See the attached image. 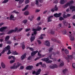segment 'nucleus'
Returning <instances> with one entry per match:
<instances>
[{
	"label": "nucleus",
	"instance_id": "obj_1",
	"mask_svg": "<svg viewBox=\"0 0 75 75\" xmlns=\"http://www.w3.org/2000/svg\"><path fill=\"white\" fill-rule=\"evenodd\" d=\"M17 64L16 65V64H15L13 65V66H12L10 68L12 69H17V68L18 67H20V66H21L22 65V64L21 63H19V62H18L17 63Z\"/></svg>",
	"mask_w": 75,
	"mask_h": 75
},
{
	"label": "nucleus",
	"instance_id": "obj_2",
	"mask_svg": "<svg viewBox=\"0 0 75 75\" xmlns=\"http://www.w3.org/2000/svg\"><path fill=\"white\" fill-rule=\"evenodd\" d=\"M62 14H61V13H59L58 14L57 13H56L54 14V17H55L57 18L58 17H60V16H61Z\"/></svg>",
	"mask_w": 75,
	"mask_h": 75
},
{
	"label": "nucleus",
	"instance_id": "obj_3",
	"mask_svg": "<svg viewBox=\"0 0 75 75\" xmlns=\"http://www.w3.org/2000/svg\"><path fill=\"white\" fill-rule=\"evenodd\" d=\"M50 68L51 69H54V68H58V66L56 64H52L50 66Z\"/></svg>",
	"mask_w": 75,
	"mask_h": 75
},
{
	"label": "nucleus",
	"instance_id": "obj_4",
	"mask_svg": "<svg viewBox=\"0 0 75 75\" xmlns=\"http://www.w3.org/2000/svg\"><path fill=\"white\" fill-rule=\"evenodd\" d=\"M33 68V66H29L26 67V70H31Z\"/></svg>",
	"mask_w": 75,
	"mask_h": 75
},
{
	"label": "nucleus",
	"instance_id": "obj_5",
	"mask_svg": "<svg viewBox=\"0 0 75 75\" xmlns=\"http://www.w3.org/2000/svg\"><path fill=\"white\" fill-rule=\"evenodd\" d=\"M49 60V58L47 57L45 58H42L41 60L44 62H46V63H47L48 60Z\"/></svg>",
	"mask_w": 75,
	"mask_h": 75
},
{
	"label": "nucleus",
	"instance_id": "obj_6",
	"mask_svg": "<svg viewBox=\"0 0 75 75\" xmlns=\"http://www.w3.org/2000/svg\"><path fill=\"white\" fill-rule=\"evenodd\" d=\"M7 28L6 27H3L0 28V32H4L5 31V30H6Z\"/></svg>",
	"mask_w": 75,
	"mask_h": 75
},
{
	"label": "nucleus",
	"instance_id": "obj_7",
	"mask_svg": "<svg viewBox=\"0 0 75 75\" xmlns=\"http://www.w3.org/2000/svg\"><path fill=\"white\" fill-rule=\"evenodd\" d=\"M27 55V54L25 53L24 54L22 55L21 57V60H23L26 57V55Z\"/></svg>",
	"mask_w": 75,
	"mask_h": 75
},
{
	"label": "nucleus",
	"instance_id": "obj_8",
	"mask_svg": "<svg viewBox=\"0 0 75 75\" xmlns=\"http://www.w3.org/2000/svg\"><path fill=\"white\" fill-rule=\"evenodd\" d=\"M52 17H53V16H52L48 17V18H47L48 23H49V22H51V21H52V20H51V18H52Z\"/></svg>",
	"mask_w": 75,
	"mask_h": 75
},
{
	"label": "nucleus",
	"instance_id": "obj_9",
	"mask_svg": "<svg viewBox=\"0 0 75 75\" xmlns=\"http://www.w3.org/2000/svg\"><path fill=\"white\" fill-rule=\"evenodd\" d=\"M70 10H72H72V12H73V11H75V6H71L70 7Z\"/></svg>",
	"mask_w": 75,
	"mask_h": 75
},
{
	"label": "nucleus",
	"instance_id": "obj_10",
	"mask_svg": "<svg viewBox=\"0 0 75 75\" xmlns=\"http://www.w3.org/2000/svg\"><path fill=\"white\" fill-rule=\"evenodd\" d=\"M38 52V51L36 50V51H33V52H32L31 53V56H34V55H35Z\"/></svg>",
	"mask_w": 75,
	"mask_h": 75
},
{
	"label": "nucleus",
	"instance_id": "obj_11",
	"mask_svg": "<svg viewBox=\"0 0 75 75\" xmlns=\"http://www.w3.org/2000/svg\"><path fill=\"white\" fill-rule=\"evenodd\" d=\"M66 2H67V0H61L60 1V3L61 4H64Z\"/></svg>",
	"mask_w": 75,
	"mask_h": 75
},
{
	"label": "nucleus",
	"instance_id": "obj_12",
	"mask_svg": "<svg viewBox=\"0 0 75 75\" xmlns=\"http://www.w3.org/2000/svg\"><path fill=\"white\" fill-rule=\"evenodd\" d=\"M10 48H11V47H10V46L9 45H8L6 47H5L4 49L6 50H10Z\"/></svg>",
	"mask_w": 75,
	"mask_h": 75
},
{
	"label": "nucleus",
	"instance_id": "obj_13",
	"mask_svg": "<svg viewBox=\"0 0 75 75\" xmlns=\"http://www.w3.org/2000/svg\"><path fill=\"white\" fill-rule=\"evenodd\" d=\"M14 32V30L13 29L11 30L8 32L7 34H11V33H13Z\"/></svg>",
	"mask_w": 75,
	"mask_h": 75
},
{
	"label": "nucleus",
	"instance_id": "obj_14",
	"mask_svg": "<svg viewBox=\"0 0 75 75\" xmlns=\"http://www.w3.org/2000/svg\"><path fill=\"white\" fill-rule=\"evenodd\" d=\"M41 69H39L37 71V72H36V75H38L40 74V72H41Z\"/></svg>",
	"mask_w": 75,
	"mask_h": 75
},
{
	"label": "nucleus",
	"instance_id": "obj_15",
	"mask_svg": "<svg viewBox=\"0 0 75 75\" xmlns=\"http://www.w3.org/2000/svg\"><path fill=\"white\" fill-rule=\"evenodd\" d=\"M35 38V36H33V37H31L30 38V42H32L33 41H34Z\"/></svg>",
	"mask_w": 75,
	"mask_h": 75
},
{
	"label": "nucleus",
	"instance_id": "obj_16",
	"mask_svg": "<svg viewBox=\"0 0 75 75\" xmlns=\"http://www.w3.org/2000/svg\"><path fill=\"white\" fill-rule=\"evenodd\" d=\"M69 6V2H68L67 3H66L65 5H63V8H66V7H67L68 6Z\"/></svg>",
	"mask_w": 75,
	"mask_h": 75
},
{
	"label": "nucleus",
	"instance_id": "obj_17",
	"mask_svg": "<svg viewBox=\"0 0 75 75\" xmlns=\"http://www.w3.org/2000/svg\"><path fill=\"white\" fill-rule=\"evenodd\" d=\"M16 1H19V4H22L24 2V0H15Z\"/></svg>",
	"mask_w": 75,
	"mask_h": 75
},
{
	"label": "nucleus",
	"instance_id": "obj_18",
	"mask_svg": "<svg viewBox=\"0 0 75 75\" xmlns=\"http://www.w3.org/2000/svg\"><path fill=\"white\" fill-rule=\"evenodd\" d=\"M63 23L65 26H67L68 25V23L65 21H64L63 22Z\"/></svg>",
	"mask_w": 75,
	"mask_h": 75
},
{
	"label": "nucleus",
	"instance_id": "obj_19",
	"mask_svg": "<svg viewBox=\"0 0 75 75\" xmlns=\"http://www.w3.org/2000/svg\"><path fill=\"white\" fill-rule=\"evenodd\" d=\"M10 39V36L7 35L5 37V41H7L8 40Z\"/></svg>",
	"mask_w": 75,
	"mask_h": 75
},
{
	"label": "nucleus",
	"instance_id": "obj_20",
	"mask_svg": "<svg viewBox=\"0 0 75 75\" xmlns=\"http://www.w3.org/2000/svg\"><path fill=\"white\" fill-rule=\"evenodd\" d=\"M70 39L71 41H74L75 39L74 38V37L72 36L71 35L69 36Z\"/></svg>",
	"mask_w": 75,
	"mask_h": 75
},
{
	"label": "nucleus",
	"instance_id": "obj_21",
	"mask_svg": "<svg viewBox=\"0 0 75 75\" xmlns=\"http://www.w3.org/2000/svg\"><path fill=\"white\" fill-rule=\"evenodd\" d=\"M1 66L3 68H6V65L3 62H2L1 63Z\"/></svg>",
	"mask_w": 75,
	"mask_h": 75
},
{
	"label": "nucleus",
	"instance_id": "obj_22",
	"mask_svg": "<svg viewBox=\"0 0 75 75\" xmlns=\"http://www.w3.org/2000/svg\"><path fill=\"white\" fill-rule=\"evenodd\" d=\"M30 12L28 11H26L24 13V15L25 16H28Z\"/></svg>",
	"mask_w": 75,
	"mask_h": 75
},
{
	"label": "nucleus",
	"instance_id": "obj_23",
	"mask_svg": "<svg viewBox=\"0 0 75 75\" xmlns=\"http://www.w3.org/2000/svg\"><path fill=\"white\" fill-rule=\"evenodd\" d=\"M68 58L70 59H72L73 58V56L71 55H68L67 56Z\"/></svg>",
	"mask_w": 75,
	"mask_h": 75
},
{
	"label": "nucleus",
	"instance_id": "obj_24",
	"mask_svg": "<svg viewBox=\"0 0 75 75\" xmlns=\"http://www.w3.org/2000/svg\"><path fill=\"white\" fill-rule=\"evenodd\" d=\"M49 33H50L51 34L53 35L54 34L55 32L54 31H53V30H52L50 31Z\"/></svg>",
	"mask_w": 75,
	"mask_h": 75
},
{
	"label": "nucleus",
	"instance_id": "obj_25",
	"mask_svg": "<svg viewBox=\"0 0 75 75\" xmlns=\"http://www.w3.org/2000/svg\"><path fill=\"white\" fill-rule=\"evenodd\" d=\"M29 6L28 5H27L23 9H22V11H25V10L28 8Z\"/></svg>",
	"mask_w": 75,
	"mask_h": 75
},
{
	"label": "nucleus",
	"instance_id": "obj_26",
	"mask_svg": "<svg viewBox=\"0 0 75 75\" xmlns=\"http://www.w3.org/2000/svg\"><path fill=\"white\" fill-rule=\"evenodd\" d=\"M74 3V2L73 1H69V7L71 6V4H73Z\"/></svg>",
	"mask_w": 75,
	"mask_h": 75
},
{
	"label": "nucleus",
	"instance_id": "obj_27",
	"mask_svg": "<svg viewBox=\"0 0 75 75\" xmlns=\"http://www.w3.org/2000/svg\"><path fill=\"white\" fill-rule=\"evenodd\" d=\"M54 9L55 11H58V7H57V5H55V6Z\"/></svg>",
	"mask_w": 75,
	"mask_h": 75
},
{
	"label": "nucleus",
	"instance_id": "obj_28",
	"mask_svg": "<svg viewBox=\"0 0 75 75\" xmlns=\"http://www.w3.org/2000/svg\"><path fill=\"white\" fill-rule=\"evenodd\" d=\"M42 29V28H41V27H40V26H38L37 28V31H41V30Z\"/></svg>",
	"mask_w": 75,
	"mask_h": 75
},
{
	"label": "nucleus",
	"instance_id": "obj_29",
	"mask_svg": "<svg viewBox=\"0 0 75 75\" xmlns=\"http://www.w3.org/2000/svg\"><path fill=\"white\" fill-rule=\"evenodd\" d=\"M12 54L13 55H18V53L16 51L12 52Z\"/></svg>",
	"mask_w": 75,
	"mask_h": 75
},
{
	"label": "nucleus",
	"instance_id": "obj_30",
	"mask_svg": "<svg viewBox=\"0 0 75 75\" xmlns=\"http://www.w3.org/2000/svg\"><path fill=\"white\" fill-rule=\"evenodd\" d=\"M64 52L66 54H69V51L67 49H65Z\"/></svg>",
	"mask_w": 75,
	"mask_h": 75
},
{
	"label": "nucleus",
	"instance_id": "obj_31",
	"mask_svg": "<svg viewBox=\"0 0 75 75\" xmlns=\"http://www.w3.org/2000/svg\"><path fill=\"white\" fill-rule=\"evenodd\" d=\"M21 44L22 45V47L23 50H24L25 47V45L24 44H23V43H21Z\"/></svg>",
	"mask_w": 75,
	"mask_h": 75
},
{
	"label": "nucleus",
	"instance_id": "obj_32",
	"mask_svg": "<svg viewBox=\"0 0 75 75\" xmlns=\"http://www.w3.org/2000/svg\"><path fill=\"white\" fill-rule=\"evenodd\" d=\"M22 23L24 24H26L27 23V20L26 19L24 20L23 21Z\"/></svg>",
	"mask_w": 75,
	"mask_h": 75
},
{
	"label": "nucleus",
	"instance_id": "obj_33",
	"mask_svg": "<svg viewBox=\"0 0 75 75\" xmlns=\"http://www.w3.org/2000/svg\"><path fill=\"white\" fill-rule=\"evenodd\" d=\"M12 42L10 40H7V44H11Z\"/></svg>",
	"mask_w": 75,
	"mask_h": 75
},
{
	"label": "nucleus",
	"instance_id": "obj_34",
	"mask_svg": "<svg viewBox=\"0 0 75 75\" xmlns=\"http://www.w3.org/2000/svg\"><path fill=\"white\" fill-rule=\"evenodd\" d=\"M16 13V14H18V13H19L18 12H17L16 11V10H14L12 12V13Z\"/></svg>",
	"mask_w": 75,
	"mask_h": 75
},
{
	"label": "nucleus",
	"instance_id": "obj_35",
	"mask_svg": "<svg viewBox=\"0 0 75 75\" xmlns=\"http://www.w3.org/2000/svg\"><path fill=\"white\" fill-rule=\"evenodd\" d=\"M6 51H7V50L4 49L1 52V53L2 54H4V52Z\"/></svg>",
	"mask_w": 75,
	"mask_h": 75
},
{
	"label": "nucleus",
	"instance_id": "obj_36",
	"mask_svg": "<svg viewBox=\"0 0 75 75\" xmlns=\"http://www.w3.org/2000/svg\"><path fill=\"white\" fill-rule=\"evenodd\" d=\"M67 71V69H65L63 71V73L64 74H65V73L66 72V71Z\"/></svg>",
	"mask_w": 75,
	"mask_h": 75
},
{
	"label": "nucleus",
	"instance_id": "obj_37",
	"mask_svg": "<svg viewBox=\"0 0 75 75\" xmlns=\"http://www.w3.org/2000/svg\"><path fill=\"white\" fill-rule=\"evenodd\" d=\"M63 17L64 18H67V17H68V16H67V15H66L65 14H64L63 15Z\"/></svg>",
	"mask_w": 75,
	"mask_h": 75
},
{
	"label": "nucleus",
	"instance_id": "obj_38",
	"mask_svg": "<svg viewBox=\"0 0 75 75\" xmlns=\"http://www.w3.org/2000/svg\"><path fill=\"white\" fill-rule=\"evenodd\" d=\"M8 0H4V1L2 2V3H3V4L6 3L8 1Z\"/></svg>",
	"mask_w": 75,
	"mask_h": 75
},
{
	"label": "nucleus",
	"instance_id": "obj_39",
	"mask_svg": "<svg viewBox=\"0 0 75 75\" xmlns=\"http://www.w3.org/2000/svg\"><path fill=\"white\" fill-rule=\"evenodd\" d=\"M10 19H12V18H14V15H11L10 17Z\"/></svg>",
	"mask_w": 75,
	"mask_h": 75
},
{
	"label": "nucleus",
	"instance_id": "obj_40",
	"mask_svg": "<svg viewBox=\"0 0 75 75\" xmlns=\"http://www.w3.org/2000/svg\"><path fill=\"white\" fill-rule=\"evenodd\" d=\"M64 65V62H62L60 64V67H63Z\"/></svg>",
	"mask_w": 75,
	"mask_h": 75
},
{
	"label": "nucleus",
	"instance_id": "obj_41",
	"mask_svg": "<svg viewBox=\"0 0 75 75\" xmlns=\"http://www.w3.org/2000/svg\"><path fill=\"white\" fill-rule=\"evenodd\" d=\"M8 52L7 53V55H9L11 53V50H8Z\"/></svg>",
	"mask_w": 75,
	"mask_h": 75
},
{
	"label": "nucleus",
	"instance_id": "obj_42",
	"mask_svg": "<svg viewBox=\"0 0 75 75\" xmlns=\"http://www.w3.org/2000/svg\"><path fill=\"white\" fill-rule=\"evenodd\" d=\"M46 45L47 47H50V42H48L46 44Z\"/></svg>",
	"mask_w": 75,
	"mask_h": 75
},
{
	"label": "nucleus",
	"instance_id": "obj_43",
	"mask_svg": "<svg viewBox=\"0 0 75 75\" xmlns=\"http://www.w3.org/2000/svg\"><path fill=\"white\" fill-rule=\"evenodd\" d=\"M59 20H60V21H62V20H64V18H62V17H60L59 18Z\"/></svg>",
	"mask_w": 75,
	"mask_h": 75
},
{
	"label": "nucleus",
	"instance_id": "obj_44",
	"mask_svg": "<svg viewBox=\"0 0 75 75\" xmlns=\"http://www.w3.org/2000/svg\"><path fill=\"white\" fill-rule=\"evenodd\" d=\"M59 29H61V28H62V25L61 23L59 24Z\"/></svg>",
	"mask_w": 75,
	"mask_h": 75
},
{
	"label": "nucleus",
	"instance_id": "obj_45",
	"mask_svg": "<svg viewBox=\"0 0 75 75\" xmlns=\"http://www.w3.org/2000/svg\"><path fill=\"white\" fill-rule=\"evenodd\" d=\"M36 3H35V4H36L37 5H38V0H36L35 1Z\"/></svg>",
	"mask_w": 75,
	"mask_h": 75
},
{
	"label": "nucleus",
	"instance_id": "obj_46",
	"mask_svg": "<svg viewBox=\"0 0 75 75\" xmlns=\"http://www.w3.org/2000/svg\"><path fill=\"white\" fill-rule=\"evenodd\" d=\"M41 66L42 67H43V68H46V65H45V64H42Z\"/></svg>",
	"mask_w": 75,
	"mask_h": 75
},
{
	"label": "nucleus",
	"instance_id": "obj_47",
	"mask_svg": "<svg viewBox=\"0 0 75 75\" xmlns=\"http://www.w3.org/2000/svg\"><path fill=\"white\" fill-rule=\"evenodd\" d=\"M30 2V0H26L25 1V4H28Z\"/></svg>",
	"mask_w": 75,
	"mask_h": 75
},
{
	"label": "nucleus",
	"instance_id": "obj_48",
	"mask_svg": "<svg viewBox=\"0 0 75 75\" xmlns=\"http://www.w3.org/2000/svg\"><path fill=\"white\" fill-rule=\"evenodd\" d=\"M52 50H53V48L51 47L49 48V52H51V51H52Z\"/></svg>",
	"mask_w": 75,
	"mask_h": 75
},
{
	"label": "nucleus",
	"instance_id": "obj_49",
	"mask_svg": "<svg viewBox=\"0 0 75 75\" xmlns=\"http://www.w3.org/2000/svg\"><path fill=\"white\" fill-rule=\"evenodd\" d=\"M15 62V60H11L10 61V64H12V63H14Z\"/></svg>",
	"mask_w": 75,
	"mask_h": 75
},
{
	"label": "nucleus",
	"instance_id": "obj_50",
	"mask_svg": "<svg viewBox=\"0 0 75 75\" xmlns=\"http://www.w3.org/2000/svg\"><path fill=\"white\" fill-rule=\"evenodd\" d=\"M52 62V60H48V62H47V64H48L49 63H51Z\"/></svg>",
	"mask_w": 75,
	"mask_h": 75
},
{
	"label": "nucleus",
	"instance_id": "obj_51",
	"mask_svg": "<svg viewBox=\"0 0 75 75\" xmlns=\"http://www.w3.org/2000/svg\"><path fill=\"white\" fill-rule=\"evenodd\" d=\"M32 18H30V17H28V19H29V20L31 21H33V17H32Z\"/></svg>",
	"mask_w": 75,
	"mask_h": 75
},
{
	"label": "nucleus",
	"instance_id": "obj_52",
	"mask_svg": "<svg viewBox=\"0 0 75 75\" xmlns=\"http://www.w3.org/2000/svg\"><path fill=\"white\" fill-rule=\"evenodd\" d=\"M5 34V33H0V36H1V35H4Z\"/></svg>",
	"mask_w": 75,
	"mask_h": 75
},
{
	"label": "nucleus",
	"instance_id": "obj_53",
	"mask_svg": "<svg viewBox=\"0 0 75 75\" xmlns=\"http://www.w3.org/2000/svg\"><path fill=\"white\" fill-rule=\"evenodd\" d=\"M34 35H36V34H37V32H34L33 34L32 33V35H33H33H34Z\"/></svg>",
	"mask_w": 75,
	"mask_h": 75
},
{
	"label": "nucleus",
	"instance_id": "obj_54",
	"mask_svg": "<svg viewBox=\"0 0 75 75\" xmlns=\"http://www.w3.org/2000/svg\"><path fill=\"white\" fill-rule=\"evenodd\" d=\"M72 66L73 68H75V63H73L72 64Z\"/></svg>",
	"mask_w": 75,
	"mask_h": 75
},
{
	"label": "nucleus",
	"instance_id": "obj_55",
	"mask_svg": "<svg viewBox=\"0 0 75 75\" xmlns=\"http://www.w3.org/2000/svg\"><path fill=\"white\" fill-rule=\"evenodd\" d=\"M32 31H34V32H36V31H37V30L36 29L33 28L32 30Z\"/></svg>",
	"mask_w": 75,
	"mask_h": 75
},
{
	"label": "nucleus",
	"instance_id": "obj_56",
	"mask_svg": "<svg viewBox=\"0 0 75 75\" xmlns=\"http://www.w3.org/2000/svg\"><path fill=\"white\" fill-rule=\"evenodd\" d=\"M51 40L52 41H54V42H56L57 41V40L55 39H52Z\"/></svg>",
	"mask_w": 75,
	"mask_h": 75
},
{
	"label": "nucleus",
	"instance_id": "obj_57",
	"mask_svg": "<svg viewBox=\"0 0 75 75\" xmlns=\"http://www.w3.org/2000/svg\"><path fill=\"white\" fill-rule=\"evenodd\" d=\"M39 44H41V41L40 40H37Z\"/></svg>",
	"mask_w": 75,
	"mask_h": 75
},
{
	"label": "nucleus",
	"instance_id": "obj_58",
	"mask_svg": "<svg viewBox=\"0 0 75 75\" xmlns=\"http://www.w3.org/2000/svg\"><path fill=\"white\" fill-rule=\"evenodd\" d=\"M29 49L31 51H34V49H33V48L30 47L29 48Z\"/></svg>",
	"mask_w": 75,
	"mask_h": 75
},
{
	"label": "nucleus",
	"instance_id": "obj_59",
	"mask_svg": "<svg viewBox=\"0 0 75 75\" xmlns=\"http://www.w3.org/2000/svg\"><path fill=\"white\" fill-rule=\"evenodd\" d=\"M58 0H56L54 1V3H55V4H57L58 3Z\"/></svg>",
	"mask_w": 75,
	"mask_h": 75
},
{
	"label": "nucleus",
	"instance_id": "obj_60",
	"mask_svg": "<svg viewBox=\"0 0 75 75\" xmlns=\"http://www.w3.org/2000/svg\"><path fill=\"white\" fill-rule=\"evenodd\" d=\"M40 19L41 17H39L37 18V21H38V20H40Z\"/></svg>",
	"mask_w": 75,
	"mask_h": 75
},
{
	"label": "nucleus",
	"instance_id": "obj_61",
	"mask_svg": "<svg viewBox=\"0 0 75 75\" xmlns=\"http://www.w3.org/2000/svg\"><path fill=\"white\" fill-rule=\"evenodd\" d=\"M40 10L36 9L35 11V13H37L38 12H40Z\"/></svg>",
	"mask_w": 75,
	"mask_h": 75
},
{
	"label": "nucleus",
	"instance_id": "obj_62",
	"mask_svg": "<svg viewBox=\"0 0 75 75\" xmlns=\"http://www.w3.org/2000/svg\"><path fill=\"white\" fill-rule=\"evenodd\" d=\"M51 11L52 12H54L55 11V9H54V8H53L51 9Z\"/></svg>",
	"mask_w": 75,
	"mask_h": 75
},
{
	"label": "nucleus",
	"instance_id": "obj_63",
	"mask_svg": "<svg viewBox=\"0 0 75 75\" xmlns=\"http://www.w3.org/2000/svg\"><path fill=\"white\" fill-rule=\"evenodd\" d=\"M67 34V30H64L63 34Z\"/></svg>",
	"mask_w": 75,
	"mask_h": 75
},
{
	"label": "nucleus",
	"instance_id": "obj_64",
	"mask_svg": "<svg viewBox=\"0 0 75 75\" xmlns=\"http://www.w3.org/2000/svg\"><path fill=\"white\" fill-rule=\"evenodd\" d=\"M23 28H21L19 29V30H18V31L20 32L21 31H22V30H23Z\"/></svg>",
	"mask_w": 75,
	"mask_h": 75
}]
</instances>
